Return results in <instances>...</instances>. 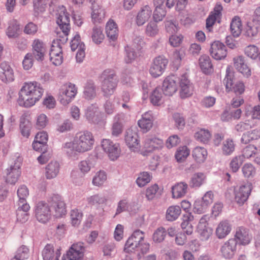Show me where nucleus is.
<instances>
[{"label": "nucleus", "mask_w": 260, "mask_h": 260, "mask_svg": "<svg viewBox=\"0 0 260 260\" xmlns=\"http://www.w3.org/2000/svg\"><path fill=\"white\" fill-rule=\"evenodd\" d=\"M94 142L92 133L88 131H84L77 133L73 142L66 143L63 149L69 157H75L76 152L84 153L91 150Z\"/></svg>", "instance_id": "1"}, {"label": "nucleus", "mask_w": 260, "mask_h": 260, "mask_svg": "<svg viewBox=\"0 0 260 260\" xmlns=\"http://www.w3.org/2000/svg\"><path fill=\"white\" fill-rule=\"evenodd\" d=\"M43 92L44 89L40 83H25L19 92L18 104L26 108L31 107L40 99Z\"/></svg>", "instance_id": "2"}, {"label": "nucleus", "mask_w": 260, "mask_h": 260, "mask_svg": "<svg viewBox=\"0 0 260 260\" xmlns=\"http://www.w3.org/2000/svg\"><path fill=\"white\" fill-rule=\"evenodd\" d=\"M69 14L64 8L57 14L56 23L59 28L61 30L65 38H62V40L57 39L53 40L50 48L49 56H54V54L62 53L61 44L66 42L71 29L70 24Z\"/></svg>", "instance_id": "3"}, {"label": "nucleus", "mask_w": 260, "mask_h": 260, "mask_svg": "<svg viewBox=\"0 0 260 260\" xmlns=\"http://www.w3.org/2000/svg\"><path fill=\"white\" fill-rule=\"evenodd\" d=\"M144 233L140 230L135 231L127 240L124 248L126 253L138 252L137 257L141 259L149 250L150 245L144 241Z\"/></svg>", "instance_id": "4"}, {"label": "nucleus", "mask_w": 260, "mask_h": 260, "mask_svg": "<svg viewBox=\"0 0 260 260\" xmlns=\"http://www.w3.org/2000/svg\"><path fill=\"white\" fill-rule=\"evenodd\" d=\"M103 80L101 89L104 96L109 97L114 92L118 82L116 74L113 70H105L102 75Z\"/></svg>", "instance_id": "5"}, {"label": "nucleus", "mask_w": 260, "mask_h": 260, "mask_svg": "<svg viewBox=\"0 0 260 260\" xmlns=\"http://www.w3.org/2000/svg\"><path fill=\"white\" fill-rule=\"evenodd\" d=\"M13 160L9 168L6 169V182L11 184H15L21 175L20 170L23 158L19 154L13 158Z\"/></svg>", "instance_id": "6"}, {"label": "nucleus", "mask_w": 260, "mask_h": 260, "mask_svg": "<svg viewBox=\"0 0 260 260\" xmlns=\"http://www.w3.org/2000/svg\"><path fill=\"white\" fill-rule=\"evenodd\" d=\"M181 206L185 212L182 217V221L181 226L184 234L190 235L193 231V227L191 223L193 220V216L191 213L189 212L191 204L189 202L184 200L181 202Z\"/></svg>", "instance_id": "7"}, {"label": "nucleus", "mask_w": 260, "mask_h": 260, "mask_svg": "<svg viewBox=\"0 0 260 260\" xmlns=\"http://www.w3.org/2000/svg\"><path fill=\"white\" fill-rule=\"evenodd\" d=\"M34 213L39 222L44 224L47 223L51 218L50 203L45 201L38 202L34 207Z\"/></svg>", "instance_id": "8"}, {"label": "nucleus", "mask_w": 260, "mask_h": 260, "mask_svg": "<svg viewBox=\"0 0 260 260\" xmlns=\"http://www.w3.org/2000/svg\"><path fill=\"white\" fill-rule=\"evenodd\" d=\"M234 75L231 71L230 67L226 69V75L223 80L227 92L233 91L236 95H240L244 92V83L242 81H238L234 84Z\"/></svg>", "instance_id": "9"}, {"label": "nucleus", "mask_w": 260, "mask_h": 260, "mask_svg": "<svg viewBox=\"0 0 260 260\" xmlns=\"http://www.w3.org/2000/svg\"><path fill=\"white\" fill-rule=\"evenodd\" d=\"M168 63V60L164 56H158L155 57L150 66V74L153 77H158L164 72Z\"/></svg>", "instance_id": "10"}, {"label": "nucleus", "mask_w": 260, "mask_h": 260, "mask_svg": "<svg viewBox=\"0 0 260 260\" xmlns=\"http://www.w3.org/2000/svg\"><path fill=\"white\" fill-rule=\"evenodd\" d=\"M77 92L75 84L69 83L64 85L60 90V102L63 105L70 103Z\"/></svg>", "instance_id": "11"}, {"label": "nucleus", "mask_w": 260, "mask_h": 260, "mask_svg": "<svg viewBox=\"0 0 260 260\" xmlns=\"http://www.w3.org/2000/svg\"><path fill=\"white\" fill-rule=\"evenodd\" d=\"M101 145L111 160L114 161L119 156L121 150L118 144L114 143L109 139H104L102 141Z\"/></svg>", "instance_id": "12"}, {"label": "nucleus", "mask_w": 260, "mask_h": 260, "mask_svg": "<svg viewBox=\"0 0 260 260\" xmlns=\"http://www.w3.org/2000/svg\"><path fill=\"white\" fill-rule=\"evenodd\" d=\"M49 202L55 212L54 216L61 217L67 213L66 206L61 197L58 194H53Z\"/></svg>", "instance_id": "13"}, {"label": "nucleus", "mask_w": 260, "mask_h": 260, "mask_svg": "<svg viewBox=\"0 0 260 260\" xmlns=\"http://www.w3.org/2000/svg\"><path fill=\"white\" fill-rule=\"evenodd\" d=\"M210 53L215 59L221 60L226 56L227 50L223 43L219 41H215L211 44Z\"/></svg>", "instance_id": "14"}, {"label": "nucleus", "mask_w": 260, "mask_h": 260, "mask_svg": "<svg viewBox=\"0 0 260 260\" xmlns=\"http://www.w3.org/2000/svg\"><path fill=\"white\" fill-rule=\"evenodd\" d=\"M177 77L174 75L165 78L162 86L164 94L167 96L172 95L177 90Z\"/></svg>", "instance_id": "15"}, {"label": "nucleus", "mask_w": 260, "mask_h": 260, "mask_svg": "<svg viewBox=\"0 0 260 260\" xmlns=\"http://www.w3.org/2000/svg\"><path fill=\"white\" fill-rule=\"evenodd\" d=\"M259 119L260 106H255L245 114V126H254Z\"/></svg>", "instance_id": "16"}, {"label": "nucleus", "mask_w": 260, "mask_h": 260, "mask_svg": "<svg viewBox=\"0 0 260 260\" xmlns=\"http://www.w3.org/2000/svg\"><path fill=\"white\" fill-rule=\"evenodd\" d=\"M32 55L38 61H43L46 52V46L44 42L39 39H36L32 44Z\"/></svg>", "instance_id": "17"}, {"label": "nucleus", "mask_w": 260, "mask_h": 260, "mask_svg": "<svg viewBox=\"0 0 260 260\" xmlns=\"http://www.w3.org/2000/svg\"><path fill=\"white\" fill-rule=\"evenodd\" d=\"M138 135L136 129L128 128L125 134V141L128 147L131 149L138 148L139 147Z\"/></svg>", "instance_id": "18"}, {"label": "nucleus", "mask_w": 260, "mask_h": 260, "mask_svg": "<svg viewBox=\"0 0 260 260\" xmlns=\"http://www.w3.org/2000/svg\"><path fill=\"white\" fill-rule=\"evenodd\" d=\"M237 244L234 240H229L220 248V252L223 257L226 259L232 258L236 251Z\"/></svg>", "instance_id": "19"}, {"label": "nucleus", "mask_w": 260, "mask_h": 260, "mask_svg": "<svg viewBox=\"0 0 260 260\" xmlns=\"http://www.w3.org/2000/svg\"><path fill=\"white\" fill-rule=\"evenodd\" d=\"M153 117L152 112L149 111L144 113L141 118L138 120V124L143 130V132H147L150 129L153 125Z\"/></svg>", "instance_id": "20"}, {"label": "nucleus", "mask_w": 260, "mask_h": 260, "mask_svg": "<svg viewBox=\"0 0 260 260\" xmlns=\"http://www.w3.org/2000/svg\"><path fill=\"white\" fill-rule=\"evenodd\" d=\"M0 68L3 72L0 73V80L4 83H7L14 80L13 69L7 62H2Z\"/></svg>", "instance_id": "21"}, {"label": "nucleus", "mask_w": 260, "mask_h": 260, "mask_svg": "<svg viewBox=\"0 0 260 260\" xmlns=\"http://www.w3.org/2000/svg\"><path fill=\"white\" fill-rule=\"evenodd\" d=\"M85 117L89 123L98 124L100 121L98 107L93 104L88 106L85 111Z\"/></svg>", "instance_id": "22"}, {"label": "nucleus", "mask_w": 260, "mask_h": 260, "mask_svg": "<svg viewBox=\"0 0 260 260\" xmlns=\"http://www.w3.org/2000/svg\"><path fill=\"white\" fill-rule=\"evenodd\" d=\"M199 65L202 72L210 75L214 71V68L210 57L207 55H201L199 60Z\"/></svg>", "instance_id": "23"}, {"label": "nucleus", "mask_w": 260, "mask_h": 260, "mask_svg": "<svg viewBox=\"0 0 260 260\" xmlns=\"http://www.w3.org/2000/svg\"><path fill=\"white\" fill-rule=\"evenodd\" d=\"M43 260H52L55 257V260H59L60 256L59 249H57L54 252L53 246L50 244H47L42 252Z\"/></svg>", "instance_id": "24"}, {"label": "nucleus", "mask_w": 260, "mask_h": 260, "mask_svg": "<svg viewBox=\"0 0 260 260\" xmlns=\"http://www.w3.org/2000/svg\"><path fill=\"white\" fill-rule=\"evenodd\" d=\"M152 14L150 7L146 5L138 12L136 17V23L138 26L143 25L150 18Z\"/></svg>", "instance_id": "25"}, {"label": "nucleus", "mask_w": 260, "mask_h": 260, "mask_svg": "<svg viewBox=\"0 0 260 260\" xmlns=\"http://www.w3.org/2000/svg\"><path fill=\"white\" fill-rule=\"evenodd\" d=\"M106 32L107 37L111 40L115 41L118 36V28L117 24L113 20L110 19L106 24Z\"/></svg>", "instance_id": "26"}, {"label": "nucleus", "mask_w": 260, "mask_h": 260, "mask_svg": "<svg viewBox=\"0 0 260 260\" xmlns=\"http://www.w3.org/2000/svg\"><path fill=\"white\" fill-rule=\"evenodd\" d=\"M164 146L162 140L156 137H147L145 139V147L148 151L161 148Z\"/></svg>", "instance_id": "27"}, {"label": "nucleus", "mask_w": 260, "mask_h": 260, "mask_svg": "<svg viewBox=\"0 0 260 260\" xmlns=\"http://www.w3.org/2000/svg\"><path fill=\"white\" fill-rule=\"evenodd\" d=\"M18 207L16 210L17 220L21 223L25 222L28 219V212L30 210V206L28 204L18 205Z\"/></svg>", "instance_id": "28"}, {"label": "nucleus", "mask_w": 260, "mask_h": 260, "mask_svg": "<svg viewBox=\"0 0 260 260\" xmlns=\"http://www.w3.org/2000/svg\"><path fill=\"white\" fill-rule=\"evenodd\" d=\"M231 225L228 220L221 221L216 230V235L219 239L224 238L231 232Z\"/></svg>", "instance_id": "29"}, {"label": "nucleus", "mask_w": 260, "mask_h": 260, "mask_svg": "<svg viewBox=\"0 0 260 260\" xmlns=\"http://www.w3.org/2000/svg\"><path fill=\"white\" fill-rule=\"evenodd\" d=\"M188 185L183 182L178 183L172 187V197L178 199L184 197L187 193Z\"/></svg>", "instance_id": "30"}, {"label": "nucleus", "mask_w": 260, "mask_h": 260, "mask_svg": "<svg viewBox=\"0 0 260 260\" xmlns=\"http://www.w3.org/2000/svg\"><path fill=\"white\" fill-rule=\"evenodd\" d=\"M60 166L56 161H52L46 167L45 175L46 178L51 179L55 178L59 173Z\"/></svg>", "instance_id": "31"}, {"label": "nucleus", "mask_w": 260, "mask_h": 260, "mask_svg": "<svg viewBox=\"0 0 260 260\" xmlns=\"http://www.w3.org/2000/svg\"><path fill=\"white\" fill-rule=\"evenodd\" d=\"M181 210L180 206L174 205L170 206L166 213V218L169 221L176 220L180 216Z\"/></svg>", "instance_id": "32"}, {"label": "nucleus", "mask_w": 260, "mask_h": 260, "mask_svg": "<svg viewBox=\"0 0 260 260\" xmlns=\"http://www.w3.org/2000/svg\"><path fill=\"white\" fill-rule=\"evenodd\" d=\"M31 123L25 117L22 116L20 119L19 129L21 134L24 137L28 138L30 136Z\"/></svg>", "instance_id": "33"}, {"label": "nucleus", "mask_w": 260, "mask_h": 260, "mask_svg": "<svg viewBox=\"0 0 260 260\" xmlns=\"http://www.w3.org/2000/svg\"><path fill=\"white\" fill-rule=\"evenodd\" d=\"M211 137V134L209 130L205 128L199 129L194 133L196 140L204 144L207 143Z\"/></svg>", "instance_id": "34"}, {"label": "nucleus", "mask_w": 260, "mask_h": 260, "mask_svg": "<svg viewBox=\"0 0 260 260\" xmlns=\"http://www.w3.org/2000/svg\"><path fill=\"white\" fill-rule=\"evenodd\" d=\"M105 12L99 6H93L91 12V19L93 23H100L105 17Z\"/></svg>", "instance_id": "35"}, {"label": "nucleus", "mask_w": 260, "mask_h": 260, "mask_svg": "<svg viewBox=\"0 0 260 260\" xmlns=\"http://www.w3.org/2000/svg\"><path fill=\"white\" fill-rule=\"evenodd\" d=\"M230 28L231 33L234 37H238L241 33L242 24L240 18L235 17L231 22Z\"/></svg>", "instance_id": "36"}, {"label": "nucleus", "mask_w": 260, "mask_h": 260, "mask_svg": "<svg viewBox=\"0 0 260 260\" xmlns=\"http://www.w3.org/2000/svg\"><path fill=\"white\" fill-rule=\"evenodd\" d=\"M17 193L18 198V201L17 202L18 205L28 204L26 201V199L29 195V190L25 185H22L19 187L17 189Z\"/></svg>", "instance_id": "37"}, {"label": "nucleus", "mask_w": 260, "mask_h": 260, "mask_svg": "<svg viewBox=\"0 0 260 260\" xmlns=\"http://www.w3.org/2000/svg\"><path fill=\"white\" fill-rule=\"evenodd\" d=\"M192 156L197 162H203L206 158L207 151L204 147H196L192 151Z\"/></svg>", "instance_id": "38"}, {"label": "nucleus", "mask_w": 260, "mask_h": 260, "mask_svg": "<svg viewBox=\"0 0 260 260\" xmlns=\"http://www.w3.org/2000/svg\"><path fill=\"white\" fill-rule=\"evenodd\" d=\"M206 177L202 173H197L193 175L189 182L191 187H199L205 182Z\"/></svg>", "instance_id": "39"}, {"label": "nucleus", "mask_w": 260, "mask_h": 260, "mask_svg": "<svg viewBox=\"0 0 260 260\" xmlns=\"http://www.w3.org/2000/svg\"><path fill=\"white\" fill-rule=\"evenodd\" d=\"M162 92L163 90L159 87H156L152 91L150 95V100L153 105L158 106L160 104Z\"/></svg>", "instance_id": "40"}, {"label": "nucleus", "mask_w": 260, "mask_h": 260, "mask_svg": "<svg viewBox=\"0 0 260 260\" xmlns=\"http://www.w3.org/2000/svg\"><path fill=\"white\" fill-rule=\"evenodd\" d=\"M104 38L105 36L103 33L101 27L96 26L93 27L91 33V38L94 43L96 44H101L103 42Z\"/></svg>", "instance_id": "41"}, {"label": "nucleus", "mask_w": 260, "mask_h": 260, "mask_svg": "<svg viewBox=\"0 0 260 260\" xmlns=\"http://www.w3.org/2000/svg\"><path fill=\"white\" fill-rule=\"evenodd\" d=\"M84 95L88 100L92 99L95 96V87L92 81H88L86 84L84 90Z\"/></svg>", "instance_id": "42"}, {"label": "nucleus", "mask_w": 260, "mask_h": 260, "mask_svg": "<svg viewBox=\"0 0 260 260\" xmlns=\"http://www.w3.org/2000/svg\"><path fill=\"white\" fill-rule=\"evenodd\" d=\"M190 150L186 146L179 147L175 153V158L178 162L184 161L189 155Z\"/></svg>", "instance_id": "43"}, {"label": "nucleus", "mask_w": 260, "mask_h": 260, "mask_svg": "<svg viewBox=\"0 0 260 260\" xmlns=\"http://www.w3.org/2000/svg\"><path fill=\"white\" fill-rule=\"evenodd\" d=\"M125 55L124 57L126 63H131L137 57V53L133 47L127 45L125 47Z\"/></svg>", "instance_id": "44"}, {"label": "nucleus", "mask_w": 260, "mask_h": 260, "mask_svg": "<svg viewBox=\"0 0 260 260\" xmlns=\"http://www.w3.org/2000/svg\"><path fill=\"white\" fill-rule=\"evenodd\" d=\"M157 22L150 21L149 22L145 28V34L149 37H155L157 35L159 31V29L157 25Z\"/></svg>", "instance_id": "45"}, {"label": "nucleus", "mask_w": 260, "mask_h": 260, "mask_svg": "<svg viewBox=\"0 0 260 260\" xmlns=\"http://www.w3.org/2000/svg\"><path fill=\"white\" fill-rule=\"evenodd\" d=\"M19 29V25L17 24L16 21L11 22L7 30V35L9 38H16L18 34V31Z\"/></svg>", "instance_id": "46"}, {"label": "nucleus", "mask_w": 260, "mask_h": 260, "mask_svg": "<svg viewBox=\"0 0 260 260\" xmlns=\"http://www.w3.org/2000/svg\"><path fill=\"white\" fill-rule=\"evenodd\" d=\"M87 201L89 206H94L105 203L106 199L103 196L96 194L87 198Z\"/></svg>", "instance_id": "47"}, {"label": "nucleus", "mask_w": 260, "mask_h": 260, "mask_svg": "<svg viewBox=\"0 0 260 260\" xmlns=\"http://www.w3.org/2000/svg\"><path fill=\"white\" fill-rule=\"evenodd\" d=\"M107 179V175L105 171H100L97 172L92 179L94 185L100 186L104 184Z\"/></svg>", "instance_id": "48"}, {"label": "nucleus", "mask_w": 260, "mask_h": 260, "mask_svg": "<svg viewBox=\"0 0 260 260\" xmlns=\"http://www.w3.org/2000/svg\"><path fill=\"white\" fill-rule=\"evenodd\" d=\"M258 148L257 149L253 145H248L245 147V158L253 159L257 156Z\"/></svg>", "instance_id": "49"}, {"label": "nucleus", "mask_w": 260, "mask_h": 260, "mask_svg": "<svg viewBox=\"0 0 260 260\" xmlns=\"http://www.w3.org/2000/svg\"><path fill=\"white\" fill-rule=\"evenodd\" d=\"M230 240H234L236 244L239 246L244 245V228L243 226L237 228L234 238L230 239Z\"/></svg>", "instance_id": "50"}, {"label": "nucleus", "mask_w": 260, "mask_h": 260, "mask_svg": "<svg viewBox=\"0 0 260 260\" xmlns=\"http://www.w3.org/2000/svg\"><path fill=\"white\" fill-rule=\"evenodd\" d=\"M151 179L150 174L147 172L141 173L136 180V183L139 187L144 186L149 183Z\"/></svg>", "instance_id": "51"}, {"label": "nucleus", "mask_w": 260, "mask_h": 260, "mask_svg": "<svg viewBox=\"0 0 260 260\" xmlns=\"http://www.w3.org/2000/svg\"><path fill=\"white\" fill-rule=\"evenodd\" d=\"M235 199L239 206L244 204V185L235 187L234 189Z\"/></svg>", "instance_id": "52"}, {"label": "nucleus", "mask_w": 260, "mask_h": 260, "mask_svg": "<svg viewBox=\"0 0 260 260\" xmlns=\"http://www.w3.org/2000/svg\"><path fill=\"white\" fill-rule=\"evenodd\" d=\"M197 231L200 234V238L203 241L207 240L212 234L213 230L208 226L197 228Z\"/></svg>", "instance_id": "53"}, {"label": "nucleus", "mask_w": 260, "mask_h": 260, "mask_svg": "<svg viewBox=\"0 0 260 260\" xmlns=\"http://www.w3.org/2000/svg\"><path fill=\"white\" fill-rule=\"evenodd\" d=\"M103 252L105 256L108 257L114 256L116 252L115 244L113 243L105 244L103 247Z\"/></svg>", "instance_id": "54"}, {"label": "nucleus", "mask_w": 260, "mask_h": 260, "mask_svg": "<svg viewBox=\"0 0 260 260\" xmlns=\"http://www.w3.org/2000/svg\"><path fill=\"white\" fill-rule=\"evenodd\" d=\"M14 256L20 260H25L28 258L29 257V249L24 245L20 246L17 250Z\"/></svg>", "instance_id": "55"}, {"label": "nucleus", "mask_w": 260, "mask_h": 260, "mask_svg": "<svg viewBox=\"0 0 260 260\" xmlns=\"http://www.w3.org/2000/svg\"><path fill=\"white\" fill-rule=\"evenodd\" d=\"M173 118L175 126L179 129H182L185 126V121L183 116L178 113H175L173 115Z\"/></svg>", "instance_id": "56"}, {"label": "nucleus", "mask_w": 260, "mask_h": 260, "mask_svg": "<svg viewBox=\"0 0 260 260\" xmlns=\"http://www.w3.org/2000/svg\"><path fill=\"white\" fill-rule=\"evenodd\" d=\"M128 208L129 204L126 199L120 200L117 203V206L115 216L119 215L122 212L128 211Z\"/></svg>", "instance_id": "57"}, {"label": "nucleus", "mask_w": 260, "mask_h": 260, "mask_svg": "<svg viewBox=\"0 0 260 260\" xmlns=\"http://www.w3.org/2000/svg\"><path fill=\"white\" fill-rule=\"evenodd\" d=\"M235 150V144L232 139H228L223 142L222 151L224 154L230 155Z\"/></svg>", "instance_id": "58"}, {"label": "nucleus", "mask_w": 260, "mask_h": 260, "mask_svg": "<svg viewBox=\"0 0 260 260\" xmlns=\"http://www.w3.org/2000/svg\"><path fill=\"white\" fill-rule=\"evenodd\" d=\"M166 235V231L165 228L160 227L158 228L153 235V241L155 242H162Z\"/></svg>", "instance_id": "59"}, {"label": "nucleus", "mask_w": 260, "mask_h": 260, "mask_svg": "<svg viewBox=\"0 0 260 260\" xmlns=\"http://www.w3.org/2000/svg\"><path fill=\"white\" fill-rule=\"evenodd\" d=\"M82 213L78 209H73L71 211V218L72 224L74 226L78 225L82 219Z\"/></svg>", "instance_id": "60"}, {"label": "nucleus", "mask_w": 260, "mask_h": 260, "mask_svg": "<svg viewBox=\"0 0 260 260\" xmlns=\"http://www.w3.org/2000/svg\"><path fill=\"white\" fill-rule=\"evenodd\" d=\"M46 4L44 0H34V10L35 15H39L45 11Z\"/></svg>", "instance_id": "61"}, {"label": "nucleus", "mask_w": 260, "mask_h": 260, "mask_svg": "<svg viewBox=\"0 0 260 260\" xmlns=\"http://www.w3.org/2000/svg\"><path fill=\"white\" fill-rule=\"evenodd\" d=\"M166 15V11L164 7H155L154 11L153 17L156 22H159L162 20L163 18Z\"/></svg>", "instance_id": "62"}, {"label": "nucleus", "mask_w": 260, "mask_h": 260, "mask_svg": "<svg viewBox=\"0 0 260 260\" xmlns=\"http://www.w3.org/2000/svg\"><path fill=\"white\" fill-rule=\"evenodd\" d=\"M193 206V212L197 214H202L205 212L208 207L201 200H196Z\"/></svg>", "instance_id": "63"}, {"label": "nucleus", "mask_w": 260, "mask_h": 260, "mask_svg": "<svg viewBox=\"0 0 260 260\" xmlns=\"http://www.w3.org/2000/svg\"><path fill=\"white\" fill-rule=\"evenodd\" d=\"M244 155L235 157L230 163V167L233 172H236L239 169L243 160Z\"/></svg>", "instance_id": "64"}]
</instances>
